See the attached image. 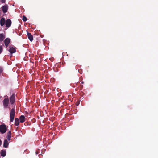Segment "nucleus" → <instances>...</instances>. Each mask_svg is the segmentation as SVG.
Returning <instances> with one entry per match:
<instances>
[{
    "label": "nucleus",
    "mask_w": 158,
    "mask_h": 158,
    "mask_svg": "<svg viewBox=\"0 0 158 158\" xmlns=\"http://www.w3.org/2000/svg\"><path fill=\"white\" fill-rule=\"evenodd\" d=\"M15 108H12L10 110V122H12L14 121L15 114Z\"/></svg>",
    "instance_id": "f257e3e1"
},
{
    "label": "nucleus",
    "mask_w": 158,
    "mask_h": 158,
    "mask_svg": "<svg viewBox=\"0 0 158 158\" xmlns=\"http://www.w3.org/2000/svg\"><path fill=\"white\" fill-rule=\"evenodd\" d=\"M7 130L6 126L5 124L0 125V132L2 134L5 133Z\"/></svg>",
    "instance_id": "f03ea898"
},
{
    "label": "nucleus",
    "mask_w": 158,
    "mask_h": 158,
    "mask_svg": "<svg viewBox=\"0 0 158 158\" xmlns=\"http://www.w3.org/2000/svg\"><path fill=\"white\" fill-rule=\"evenodd\" d=\"M9 103V99L7 98H4L3 101V103L4 108H7Z\"/></svg>",
    "instance_id": "7ed1b4c3"
},
{
    "label": "nucleus",
    "mask_w": 158,
    "mask_h": 158,
    "mask_svg": "<svg viewBox=\"0 0 158 158\" xmlns=\"http://www.w3.org/2000/svg\"><path fill=\"white\" fill-rule=\"evenodd\" d=\"M15 94H13L10 98V102L11 104H13L15 102Z\"/></svg>",
    "instance_id": "20e7f679"
},
{
    "label": "nucleus",
    "mask_w": 158,
    "mask_h": 158,
    "mask_svg": "<svg viewBox=\"0 0 158 158\" xmlns=\"http://www.w3.org/2000/svg\"><path fill=\"white\" fill-rule=\"evenodd\" d=\"M11 24V21L10 19H8L6 20V26L7 27H9L10 26Z\"/></svg>",
    "instance_id": "39448f33"
},
{
    "label": "nucleus",
    "mask_w": 158,
    "mask_h": 158,
    "mask_svg": "<svg viewBox=\"0 0 158 158\" xmlns=\"http://www.w3.org/2000/svg\"><path fill=\"white\" fill-rule=\"evenodd\" d=\"M2 10L4 13H6L7 12L8 9V6L7 5H5L2 7Z\"/></svg>",
    "instance_id": "423d86ee"
},
{
    "label": "nucleus",
    "mask_w": 158,
    "mask_h": 158,
    "mask_svg": "<svg viewBox=\"0 0 158 158\" xmlns=\"http://www.w3.org/2000/svg\"><path fill=\"white\" fill-rule=\"evenodd\" d=\"M10 40L9 38H7L4 40V43L5 45L7 47L10 42Z\"/></svg>",
    "instance_id": "0eeeda50"
},
{
    "label": "nucleus",
    "mask_w": 158,
    "mask_h": 158,
    "mask_svg": "<svg viewBox=\"0 0 158 158\" xmlns=\"http://www.w3.org/2000/svg\"><path fill=\"white\" fill-rule=\"evenodd\" d=\"M27 37L29 40L32 42L33 39V36L30 33H29L28 32H27Z\"/></svg>",
    "instance_id": "6e6552de"
},
{
    "label": "nucleus",
    "mask_w": 158,
    "mask_h": 158,
    "mask_svg": "<svg viewBox=\"0 0 158 158\" xmlns=\"http://www.w3.org/2000/svg\"><path fill=\"white\" fill-rule=\"evenodd\" d=\"M5 19L4 18H2L0 19V23L1 26H3L5 23Z\"/></svg>",
    "instance_id": "1a4fd4ad"
},
{
    "label": "nucleus",
    "mask_w": 158,
    "mask_h": 158,
    "mask_svg": "<svg viewBox=\"0 0 158 158\" xmlns=\"http://www.w3.org/2000/svg\"><path fill=\"white\" fill-rule=\"evenodd\" d=\"M1 155V156L4 157L6 154V152L5 150H2L0 152Z\"/></svg>",
    "instance_id": "9d476101"
},
{
    "label": "nucleus",
    "mask_w": 158,
    "mask_h": 158,
    "mask_svg": "<svg viewBox=\"0 0 158 158\" xmlns=\"http://www.w3.org/2000/svg\"><path fill=\"white\" fill-rule=\"evenodd\" d=\"M9 143L7 140L5 139L4 141L3 147L5 148H7L8 147Z\"/></svg>",
    "instance_id": "9b49d317"
},
{
    "label": "nucleus",
    "mask_w": 158,
    "mask_h": 158,
    "mask_svg": "<svg viewBox=\"0 0 158 158\" xmlns=\"http://www.w3.org/2000/svg\"><path fill=\"white\" fill-rule=\"evenodd\" d=\"M19 120L21 123L24 122L25 120V117L23 115H21L19 117Z\"/></svg>",
    "instance_id": "f8f14e48"
},
{
    "label": "nucleus",
    "mask_w": 158,
    "mask_h": 158,
    "mask_svg": "<svg viewBox=\"0 0 158 158\" xmlns=\"http://www.w3.org/2000/svg\"><path fill=\"white\" fill-rule=\"evenodd\" d=\"M9 51L10 53H13L15 52L16 51V50L14 48L11 47L10 48Z\"/></svg>",
    "instance_id": "ddd939ff"
},
{
    "label": "nucleus",
    "mask_w": 158,
    "mask_h": 158,
    "mask_svg": "<svg viewBox=\"0 0 158 158\" xmlns=\"http://www.w3.org/2000/svg\"><path fill=\"white\" fill-rule=\"evenodd\" d=\"M19 124V119L18 118H15V125L16 126H18Z\"/></svg>",
    "instance_id": "4468645a"
},
{
    "label": "nucleus",
    "mask_w": 158,
    "mask_h": 158,
    "mask_svg": "<svg viewBox=\"0 0 158 158\" xmlns=\"http://www.w3.org/2000/svg\"><path fill=\"white\" fill-rule=\"evenodd\" d=\"M5 38V35L3 34H0V41H3Z\"/></svg>",
    "instance_id": "2eb2a0df"
},
{
    "label": "nucleus",
    "mask_w": 158,
    "mask_h": 158,
    "mask_svg": "<svg viewBox=\"0 0 158 158\" xmlns=\"http://www.w3.org/2000/svg\"><path fill=\"white\" fill-rule=\"evenodd\" d=\"M22 19L24 22H26L27 20V17L24 15Z\"/></svg>",
    "instance_id": "dca6fc26"
},
{
    "label": "nucleus",
    "mask_w": 158,
    "mask_h": 158,
    "mask_svg": "<svg viewBox=\"0 0 158 158\" xmlns=\"http://www.w3.org/2000/svg\"><path fill=\"white\" fill-rule=\"evenodd\" d=\"M7 136H11V132L10 131H9L7 133Z\"/></svg>",
    "instance_id": "f3484780"
},
{
    "label": "nucleus",
    "mask_w": 158,
    "mask_h": 158,
    "mask_svg": "<svg viewBox=\"0 0 158 158\" xmlns=\"http://www.w3.org/2000/svg\"><path fill=\"white\" fill-rule=\"evenodd\" d=\"M3 50V48L2 47H0V54L2 52Z\"/></svg>",
    "instance_id": "a211bd4d"
},
{
    "label": "nucleus",
    "mask_w": 158,
    "mask_h": 158,
    "mask_svg": "<svg viewBox=\"0 0 158 158\" xmlns=\"http://www.w3.org/2000/svg\"><path fill=\"white\" fill-rule=\"evenodd\" d=\"M3 71V69L2 67H0V73H1Z\"/></svg>",
    "instance_id": "6ab92c4d"
},
{
    "label": "nucleus",
    "mask_w": 158,
    "mask_h": 158,
    "mask_svg": "<svg viewBox=\"0 0 158 158\" xmlns=\"http://www.w3.org/2000/svg\"><path fill=\"white\" fill-rule=\"evenodd\" d=\"M11 137V136H7V139L9 141L10 140Z\"/></svg>",
    "instance_id": "aec40b11"
},
{
    "label": "nucleus",
    "mask_w": 158,
    "mask_h": 158,
    "mask_svg": "<svg viewBox=\"0 0 158 158\" xmlns=\"http://www.w3.org/2000/svg\"><path fill=\"white\" fill-rule=\"evenodd\" d=\"M0 1L1 2H2V3H4L5 2L6 0H0Z\"/></svg>",
    "instance_id": "412c9836"
},
{
    "label": "nucleus",
    "mask_w": 158,
    "mask_h": 158,
    "mask_svg": "<svg viewBox=\"0 0 158 158\" xmlns=\"http://www.w3.org/2000/svg\"><path fill=\"white\" fill-rule=\"evenodd\" d=\"M79 103L77 102H76V104L77 106H78L79 105Z\"/></svg>",
    "instance_id": "4be33fe9"
},
{
    "label": "nucleus",
    "mask_w": 158,
    "mask_h": 158,
    "mask_svg": "<svg viewBox=\"0 0 158 158\" xmlns=\"http://www.w3.org/2000/svg\"><path fill=\"white\" fill-rule=\"evenodd\" d=\"M2 144V141L1 139H0V146Z\"/></svg>",
    "instance_id": "5701e85b"
},
{
    "label": "nucleus",
    "mask_w": 158,
    "mask_h": 158,
    "mask_svg": "<svg viewBox=\"0 0 158 158\" xmlns=\"http://www.w3.org/2000/svg\"><path fill=\"white\" fill-rule=\"evenodd\" d=\"M81 83L82 84H83L84 83V82H81Z\"/></svg>",
    "instance_id": "b1692460"
},
{
    "label": "nucleus",
    "mask_w": 158,
    "mask_h": 158,
    "mask_svg": "<svg viewBox=\"0 0 158 158\" xmlns=\"http://www.w3.org/2000/svg\"><path fill=\"white\" fill-rule=\"evenodd\" d=\"M7 97V96L6 95V96H5L4 97Z\"/></svg>",
    "instance_id": "393cba45"
},
{
    "label": "nucleus",
    "mask_w": 158,
    "mask_h": 158,
    "mask_svg": "<svg viewBox=\"0 0 158 158\" xmlns=\"http://www.w3.org/2000/svg\"><path fill=\"white\" fill-rule=\"evenodd\" d=\"M36 153L37 154H38V153L37 152H36Z\"/></svg>",
    "instance_id": "a878e982"
}]
</instances>
